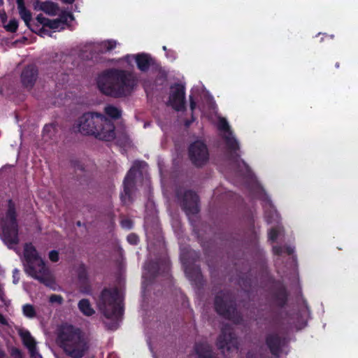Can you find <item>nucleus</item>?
Returning <instances> with one entry per match:
<instances>
[{
  "label": "nucleus",
  "instance_id": "09e8293b",
  "mask_svg": "<svg viewBox=\"0 0 358 358\" xmlns=\"http://www.w3.org/2000/svg\"><path fill=\"white\" fill-rule=\"evenodd\" d=\"M63 3L67 4H71L74 2L75 0H61Z\"/></svg>",
  "mask_w": 358,
  "mask_h": 358
},
{
  "label": "nucleus",
  "instance_id": "0eeeda50",
  "mask_svg": "<svg viewBox=\"0 0 358 358\" xmlns=\"http://www.w3.org/2000/svg\"><path fill=\"white\" fill-rule=\"evenodd\" d=\"M215 310L217 313L235 324H240L243 317L237 311L236 301L229 291H220L215 296Z\"/></svg>",
  "mask_w": 358,
  "mask_h": 358
},
{
  "label": "nucleus",
  "instance_id": "4be33fe9",
  "mask_svg": "<svg viewBox=\"0 0 358 358\" xmlns=\"http://www.w3.org/2000/svg\"><path fill=\"white\" fill-rule=\"evenodd\" d=\"M152 57L146 53H138L135 55V62L138 69L142 72H146L152 64Z\"/></svg>",
  "mask_w": 358,
  "mask_h": 358
},
{
  "label": "nucleus",
  "instance_id": "f704fd0d",
  "mask_svg": "<svg viewBox=\"0 0 358 358\" xmlns=\"http://www.w3.org/2000/svg\"><path fill=\"white\" fill-rule=\"evenodd\" d=\"M36 19L40 24L43 25V27H48V24L50 22V19L44 17L42 14H38Z\"/></svg>",
  "mask_w": 358,
  "mask_h": 358
},
{
  "label": "nucleus",
  "instance_id": "2eb2a0df",
  "mask_svg": "<svg viewBox=\"0 0 358 358\" xmlns=\"http://www.w3.org/2000/svg\"><path fill=\"white\" fill-rule=\"evenodd\" d=\"M285 338L278 333H269L266 335L265 343L271 354L275 357H279L285 345Z\"/></svg>",
  "mask_w": 358,
  "mask_h": 358
},
{
  "label": "nucleus",
  "instance_id": "c9c22d12",
  "mask_svg": "<svg viewBox=\"0 0 358 358\" xmlns=\"http://www.w3.org/2000/svg\"><path fill=\"white\" fill-rule=\"evenodd\" d=\"M36 29H33V28H30V29L37 34L38 35L41 36H43L44 35H47L49 34V31L48 30L45 29V27H39L38 25H36Z\"/></svg>",
  "mask_w": 358,
  "mask_h": 358
},
{
  "label": "nucleus",
  "instance_id": "4468645a",
  "mask_svg": "<svg viewBox=\"0 0 358 358\" xmlns=\"http://www.w3.org/2000/svg\"><path fill=\"white\" fill-rule=\"evenodd\" d=\"M38 76V69L35 64H28L24 67L20 75L22 86L30 90L34 86Z\"/></svg>",
  "mask_w": 358,
  "mask_h": 358
},
{
  "label": "nucleus",
  "instance_id": "ea45409f",
  "mask_svg": "<svg viewBox=\"0 0 358 358\" xmlns=\"http://www.w3.org/2000/svg\"><path fill=\"white\" fill-rule=\"evenodd\" d=\"M121 225L123 228L130 229L133 227V222L129 219H124L121 221Z\"/></svg>",
  "mask_w": 358,
  "mask_h": 358
},
{
  "label": "nucleus",
  "instance_id": "39448f33",
  "mask_svg": "<svg viewBox=\"0 0 358 358\" xmlns=\"http://www.w3.org/2000/svg\"><path fill=\"white\" fill-rule=\"evenodd\" d=\"M1 238L3 243L11 249L17 245L19 239V226L17 220L15 204L12 199L8 201V209L5 217L1 222Z\"/></svg>",
  "mask_w": 358,
  "mask_h": 358
},
{
  "label": "nucleus",
  "instance_id": "a19ab883",
  "mask_svg": "<svg viewBox=\"0 0 358 358\" xmlns=\"http://www.w3.org/2000/svg\"><path fill=\"white\" fill-rule=\"evenodd\" d=\"M54 129H55V127L53 124H45L43 129V134L44 136H45L46 134H48L49 133H50L52 131V130H54Z\"/></svg>",
  "mask_w": 358,
  "mask_h": 358
},
{
  "label": "nucleus",
  "instance_id": "79ce46f5",
  "mask_svg": "<svg viewBox=\"0 0 358 358\" xmlns=\"http://www.w3.org/2000/svg\"><path fill=\"white\" fill-rule=\"evenodd\" d=\"M11 355L15 358H22V352L18 348H13Z\"/></svg>",
  "mask_w": 358,
  "mask_h": 358
},
{
  "label": "nucleus",
  "instance_id": "bb28decb",
  "mask_svg": "<svg viewBox=\"0 0 358 358\" xmlns=\"http://www.w3.org/2000/svg\"><path fill=\"white\" fill-rule=\"evenodd\" d=\"M105 113L113 120H117L120 118L122 115V111L120 109L113 105H108L104 108Z\"/></svg>",
  "mask_w": 358,
  "mask_h": 358
},
{
  "label": "nucleus",
  "instance_id": "8fccbe9b",
  "mask_svg": "<svg viewBox=\"0 0 358 358\" xmlns=\"http://www.w3.org/2000/svg\"><path fill=\"white\" fill-rule=\"evenodd\" d=\"M266 220L268 223H271L273 222V220L271 217H269L268 215H266Z\"/></svg>",
  "mask_w": 358,
  "mask_h": 358
},
{
  "label": "nucleus",
  "instance_id": "a211bd4d",
  "mask_svg": "<svg viewBox=\"0 0 358 358\" xmlns=\"http://www.w3.org/2000/svg\"><path fill=\"white\" fill-rule=\"evenodd\" d=\"M194 351L199 358H218L212 346L206 341L196 342L194 344Z\"/></svg>",
  "mask_w": 358,
  "mask_h": 358
},
{
  "label": "nucleus",
  "instance_id": "9b49d317",
  "mask_svg": "<svg viewBox=\"0 0 358 358\" xmlns=\"http://www.w3.org/2000/svg\"><path fill=\"white\" fill-rule=\"evenodd\" d=\"M171 90L169 105L176 111H185L186 110L185 86L181 83H174L171 86Z\"/></svg>",
  "mask_w": 358,
  "mask_h": 358
},
{
  "label": "nucleus",
  "instance_id": "9d476101",
  "mask_svg": "<svg viewBox=\"0 0 358 358\" xmlns=\"http://www.w3.org/2000/svg\"><path fill=\"white\" fill-rule=\"evenodd\" d=\"M176 196L182 210L187 216L199 213V196L194 191L188 189L183 194L178 192Z\"/></svg>",
  "mask_w": 358,
  "mask_h": 358
},
{
  "label": "nucleus",
  "instance_id": "72a5a7b5",
  "mask_svg": "<svg viewBox=\"0 0 358 358\" xmlns=\"http://www.w3.org/2000/svg\"><path fill=\"white\" fill-rule=\"evenodd\" d=\"M127 240L132 245H136L139 243V237L134 233L129 234L127 237Z\"/></svg>",
  "mask_w": 358,
  "mask_h": 358
},
{
  "label": "nucleus",
  "instance_id": "6e6552de",
  "mask_svg": "<svg viewBox=\"0 0 358 358\" xmlns=\"http://www.w3.org/2000/svg\"><path fill=\"white\" fill-rule=\"evenodd\" d=\"M215 344L217 348L223 354L238 350V343L237 337L230 324H225L222 326Z\"/></svg>",
  "mask_w": 358,
  "mask_h": 358
},
{
  "label": "nucleus",
  "instance_id": "603ef678",
  "mask_svg": "<svg viewBox=\"0 0 358 358\" xmlns=\"http://www.w3.org/2000/svg\"><path fill=\"white\" fill-rule=\"evenodd\" d=\"M335 66H336V68L338 69V68L340 67V64H339V62H336V63L335 64Z\"/></svg>",
  "mask_w": 358,
  "mask_h": 358
},
{
  "label": "nucleus",
  "instance_id": "5fc2aeb1",
  "mask_svg": "<svg viewBox=\"0 0 358 358\" xmlns=\"http://www.w3.org/2000/svg\"><path fill=\"white\" fill-rule=\"evenodd\" d=\"M247 358H250V352H248L247 355Z\"/></svg>",
  "mask_w": 358,
  "mask_h": 358
},
{
  "label": "nucleus",
  "instance_id": "412c9836",
  "mask_svg": "<svg viewBox=\"0 0 358 358\" xmlns=\"http://www.w3.org/2000/svg\"><path fill=\"white\" fill-rule=\"evenodd\" d=\"M19 336L22 338V343L26 346L31 356H34L36 352V342L28 330L20 329Z\"/></svg>",
  "mask_w": 358,
  "mask_h": 358
},
{
  "label": "nucleus",
  "instance_id": "cd10ccee",
  "mask_svg": "<svg viewBox=\"0 0 358 358\" xmlns=\"http://www.w3.org/2000/svg\"><path fill=\"white\" fill-rule=\"evenodd\" d=\"M99 45L101 48V51L102 52H106L115 49L117 45V42L114 40H107L102 41Z\"/></svg>",
  "mask_w": 358,
  "mask_h": 358
},
{
  "label": "nucleus",
  "instance_id": "dca6fc26",
  "mask_svg": "<svg viewBox=\"0 0 358 358\" xmlns=\"http://www.w3.org/2000/svg\"><path fill=\"white\" fill-rule=\"evenodd\" d=\"M218 129L221 131H227L229 135L224 136L226 145L228 150L231 152H236L239 150V144L237 140L232 136V131L230 130V127L228 122L224 119L222 118L219 121Z\"/></svg>",
  "mask_w": 358,
  "mask_h": 358
},
{
  "label": "nucleus",
  "instance_id": "423d86ee",
  "mask_svg": "<svg viewBox=\"0 0 358 358\" xmlns=\"http://www.w3.org/2000/svg\"><path fill=\"white\" fill-rule=\"evenodd\" d=\"M98 306L103 315L108 318L118 319L124 313V307L120 300L117 288H103L101 291Z\"/></svg>",
  "mask_w": 358,
  "mask_h": 358
},
{
  "label": "nucleus",
  "instance_id": "6e6d98bb",
  "mask_svg": "<svg viewBox=\"0 0 358 358\" xmlns=\"http://www.w3.org/2000/svg\"><path fill=\"white\" fill-rule=\"evenodd\" d=\"M80 224H80V221H78V222H77V225H78V226H80Z\"/></svg>",
  "mask_w": 358,
  "mask_h": 358
},
{
  "label": "nucleus",
  "instance_id": "e433bc0d",
  "mask_svg": "<svg viewBox=\"0 0 358 358\" xmlns=\"http://www.w3.org/2000/svg\"><path fill=\"white\" fill-rule=\"evenodd\" d=\"M268 239L272 242H275L278 236V231L276 228H271L268 234Z\"/></svg>",
  "mask_w": 358,
  "mask_h": 358
},
{
  "label": "nucleus",
  "instance_id": "f03ea898",
  "mask_svg": "<svg viewBox=\"0 0 358 358\" xmlns=\"http://www.w3.org/2000/svg\"><path fill=\"white\" fill-rule=\"evenodd\" d=\"M78 127L83 135L93 136L103 141H112L116 136L113 122L104 115L96 112L85 113L80 117Z\"/></svg>",
  "mask_w": 358,
  "mask_h": 358
},
{
  "label": "nucleus",
  "instance_id": "f3484780",
  "mask_svg": "<svg viewBox=\"0 0 358 358\" xmlns=\"http://www.w3.org/2000/svg\"><path fill=\"white\" fill-rule=\"evenodd\" d=\"M161 267H163L164 272L168 271L169 269V262L166 260L163 262L150 260L144 266V268L147 271L146 275L150 280L155 279L158 275Z\"/></svg>",
  "mask_w": 358,
  "mask_h": 358
},
{
  "label": "nucleus",
  "instance_id": "393cba45",
  "mask_svg": "<svg viewBox=\"0 0 358 358\" xmlns=\"http://www.w3.org/2000/svg\"><path fill=\"white\" fill-rule=\"evenodd\" d=\"M78 308L85 315L91 316L94 313V310L91 306L90 302L87 299H83L78 302Z\"/></svg>",
  "mask_w": 358,
  "mask_h": 358
},
{
  "label": "nucleus",
  "instance_id": "3c124183",
  "mask_svg": "<svg viewBox=\"0 0 358 358\" xmlns=\"http://www.w3.org/2000/svg\"><path fill=\"white\" fill-rule=\"evenodd\" d=\"M5 356V353L3 351L0 350V358H3Z\"/></svg>",
  "mask_w": 358,
  "mask_h": 358
},
{
  "label": "nucleus",
  "instance_id": "13d9d810",
  "mask_svg": "<svg viewBox=\"0 0 358 358\" xmlns=\"http://www.w3.org/2000/svg\"><path fill=\"white\" fill-rule=\"evenodd\" d=\"M19 0H16V2H18ZM22 1H24V0H21Z\"/></svg>",
  "mask_w": 358,
  "mask_h": 358
},
{
  "label": "nucleus",
  "instance_id": "de8ad7c7",
  "mask_svg": "<svg viewBox=\"0 0 358 358\" xmlns=\"http://www.w3.org/2000/svg\"><path fill=\"white\" fill-rule=\"evenodd\" d=\"M194 117L193 114H192V120H187L185 122V126L189 127L192 124V122H194Z\"/></svg>",
  "mask_w": 358,
  "mask_h": 358
},
{
  "label": "nucleus",
  "instance_id": "f257e3e1",
  "mask_svg": "<svg viewBox=\"0 0 358 358\" xmlns=\"http://www.w3.org/2000/svg\"><path fill=\"white\" fill-rule=\"evenodd\" d=\"M96 83L103 94L118 99L127 97L132 93L137 84V79L130 71L110 69L98 76Z\"/></svg>",
  "mask_w": 358,
  "mask_h": 358
},
{
  "label": "nucleus",
  "instance_id": "c03bdc74",
  "mask_svg": "<svg viewBox=\"0 0 358 358\" xmlns=\"http://www.w3.org/2000/svg\"><path fill=\"white\" fill-rule=\"evenodd\" d=\"M196 106V101H194L192 96H189V106L190 109L192 110V113H193L194 110L195 109Z\"/></svg>",
  "mask_w": 358,
  "mask_h": 358
},
{
  "label": "nucleus",
  "instance_id": "c756f323",
  "mask_svg": "<svg viewBox=\"0 0 358 358\" xmlns=\"http://www.w3.org/2000/svg\"><path fill=\"white\" fill-rule=\"evenodd\" d=\"M4 28L8 32L15 33L18 28V21L15 18L11 19L7 24L4 25Z\"/></svg>",
  "mask_w": 358,
  "mask_h": 358
},
{
  "label": "nucleus",
  "instance_id": "1a4fd4ad",
  "mask_svg": "<svg viewBox=\"0 0 358 358\" xmlns=\"http://www.w3.org/2000/svg\"><path fill=\"white\" fill-rule=\"evenodd\" d=\"M188 156L194 166L201 168L209 161L210 153L208 146L203 141L196 140L189 145Z\"/></svg>",
  "mask_w": 358,
  "mask_h": 358
},
{
  "label": "nucleus",
  "instance_id": "864d4df0",
  "mask_svg": "<svg viewBox=\"0 0 358 358\" xmlns=\"http://www.w3.org/2000/svg\"><path fill=\"white\" fill-rule=\"evenodd\" d=\"M162 49H163L165 52H167V51H168V49H167L166 46H163V47H162Z\"/></svg>",
  "mask_w": 358,
  "mask_h": 358
},
{
  "label": "nucleus",
  "instance_id": "20e7f679",
  "mask_svg": "<svg viewBox=\"0 0 358 358\" xmlns=\"http://www.w3.org/2000/svg\"><path fill=\"white\" fill-rule=\"evenodd\" d=\"M58 340L64 352L72 358H82L90 348L89 342L81 330L73 325L62 327Z\"/></svg>",
  "mask_w": 358,
  "mask_h": 358
},
{
  "label": "nucleus",
  "instance_id": "7c9ffc66",
  "mask_svg": "<svg viewBox=\"0 0 358 358\" xmlns=\"http://www.w3.org/2000/svg\"><path fill=\"white\" fill-rule=\"evenodd\" d=\"M57 20H59V24L65 27V26L68 24L69 20H73V15L71 13H63L59 15V17L57 18Z\"/></svg>",
  "mask_w": 358,
  "mask_h": 358
},
{
  "label": "nucleus",
  "instance_id": "4d7b16f0",
  "mask_svg": "<svg viewBox=\"0 0 358 358\" xmlns=\"http://www.w3.org/2000/svg\"><path fill=\"white\" fill-rule=\"evenodd\" d=\"M274 214H275V215L276 217H278L277 212H275H275H274Z\"/></svg>",
  "mask_w": 358,
  "mask_h": 358
},
{
  "label": "nucleus",
  "instance_id": "49530a36",
  "mask_svg": "<svg viewBox=\"0 0 358 358\" xmlns=\"http://www.w3.org/2000/svg\"><path fill=\"white\" fill-rule=\"evenodd\" d=\"M0 324L3 325H8L7 320L1 313H0Z\"/></svg>",
  "mask_w": 358,
  "mask_h": 358
},
{
  "label": "nucleus",
  "instance_id": "6ab92c4d",
  "mask_svg": "<svg viewBox=\"0 0 358 358\" xmlns=\"http://www.w3.org/2000/svg\"><path fill=\"white\" fill-rule=\"evenodd\" d=\"M185 273L187 278L192 284L195 285H200L202 284L203 275L199 266H196L194 265H186L185 268Z\"/></svg>",
  "mask_w": 358,
  "mask_h": 358
},
{
  "label": "nucleus",
  "instance_id": "c85d7f7f",
  "mask_svg": "<svg viewBox=\"0 0 358 358\" xmlns=\"http://www.w3.org/2000/svg\"><path fill=\"white\" fill-rule=\"evenodd\" d=\"M22 312L24 315L29 318H33L36 315L34 307L32 305L28 303L23 306Z\"/></svg>",
  "mask_w": 358,
  "mask_h": 358
},
{
  "label": "nucleus",
  "instance_id": "7ed1b4c3",
  "mask_svg": "<svg viewBox=\"0 0 358 358\" xmlns=\"http://www.w3.org/2000/svg\"><path fill=\"white\" fill-rule=\"evenodd\" d=\"M23 265L28 275L54 289L56 284L55 278L31 243H25L24 246Z\"/></svg>",
  "mask_w": 358,
  "mask_h": 358
},
{
  "label": "nucleus",
  "instance_id": "473e14b6",
  "mask_svg": "<svg viewBox=\"0 0 358 358\" xmlns=\"http://www.w3.org/2000/svg\"><path fill=\"white\" fill-rule=\"evenodd\" d=\"M48 27L51 29H59V30H63L64 29V27L62 26L61 24H59V20L57 19L50 20V22L48 24Z\"/></svg>",
  "mask_w": 358,
  "mask_h": 358
},
{
  "label": "nucleus",
  "instance_id": "58836bf2",
  "mask_svg": "<svg viewBox=\"0 0 358 358\" xmlns=\"http://www.w3.org/2000/svg\"><path fill=\"white\" fill-rule=\"evenodd\" d=\"M49 259L52 262H57L59 259V252L55 250L50 251L48 254Z\"/></svg>",
  "mask_w": 358,
  "mask_h": 358
},
{
  "label": "nucleus",
  "instance_id": "f8f14e48",
  "mask_svg": "<svg viewBox=\"0 0 358 358\" xmlns=\"http://www.w3.org/2000/svg\"><path fill=\"white\" fill-rule=\"evenodd\" d=\"M272 302L279 308H283L288 301L289 293L285 285L279 280L275 281L270 289Z\"/></svg>",
  "mask_w": 358,
  "mask_h": 358
},
{
  "label": "nucleus",
  "instance_id": "ddd939ff",
  "mask_svg": "<svg viewBox=\"0 0 358 358\" xmlns=\"http://www.w3.org/2000/svg\"><path fill=\"white\" fill-rule=\"evenodd\" d=\"M136 170L133 166L127 172L123 181V192L120 194V200L123 205L131 201V194L136 185Z\"/></svg>",
  "mask_w": 358,
  "mask_h": 358
},
{
  "label": "nucleus",
  "instance_id": "37998d69",
  "mask_svg": "<svg viewBox=\"0 0 358 358\" xmlns=\"http://www.w3.org/2000/svg\"><path fill=\"white\" fill-rule=\"evenodd\" d=\"M273 251L275 255H281L284 252V248L280 246H274Z\"/></svg>",
  "mask_w": 358,
  "mask_h": 358
},
{
  "label": "nucleus",
  "instance_id": "b1692460",
  "mask_svg": "<svg viewBox=\"0 0 358 358\" xmlns=\"http://www.w3.org/2000/svg\"><path fill=\"white\" fill-rule=\"evenodd\" d=\"M39 8L46 14L55 15L59 7L56 3L48 1L41 2Z\"/></svg>",
  "mask_w": 358,
  "mask_h": 358
},
{
  "label": "nucleus",
  "instance_id": "aec40b11",
  "mask_svg": "<svg viewBox=\"0 0 358 358\" xmlns=\"http://www.w3.org/2000/svg\"><path fill=\"white\" fill-rule=\"evenodd\" d=\"M77 275L80 287L84 289L85 292H88L90 289V285L87 268L85 264H79L77 268Z\"/></svg>",
  "mask_w": 358,
  "mask_h": 358
},
{
  "label": "nucleus",
  "instance_id": "a18cd8bd",
  "mask_svg": "<svg viewBox=\"0 0 358 358\" xmlns=\"http://www.w3.org/2000/svg\"><path fill=\"white\" fill-rule=\"evenodd\" d=\"M284 252H286L288 255H291L294 252V248L290 246H287L284 248Z\"/></svg>",
  "mask_w": 358,
  "mask_h": 358
},
{
  "label": "nucleus",
  "instance_id": "a878e982",
  "mask_svg": "<svg viewBox=\"0 0 358 358\" xmlns=\"http://www.w3.org/2000/svg\"><path fill=\"white\" fill-rule=\"evenodd\" d=\"M252 279L249 273H245L240 276L238 279L239 286L245 291L249 292L252 285Z\"/></svg>",
  "mask_w": 358,
  "mask_h": 358
},
{
  "label": "nucleus",
  "instance_id": "5701e85b",
  "mask_svg": "<svg viewBox=\"0 0 358 358\" xmlns=\"http://www.w3.org/2000/svg\"><path fill=\"white\" fill-rule=\"evenodd\" d=\"M16 3L20 17L24 20L25 24L30 29V22L32 17L31 13L28 9H27L24 1L19 0L18 2Z\"/></svg>",
  "mask_w": 358,
  "mask_h": 358
},
{
  "label": "nucleus",
  "instance_id": "4c0bfd02",
  "mask_svg": "<svg viewBox=\"0 0 358 358\" xmlns=\"http://www.w3.org/2000/svg\"><path fill=\"white\" fill-rule=\"evenodd\" d=\"M49 301L52 303H57L58 304H62L64 301V299L61 295L52 294L49 298Z\"/></svg>",
  "mask_w": 358,
  "mask_h": 358
},
{
  "label": "nucleus",
  "instance_id": "2f4dec72",
  "mask_svg": "<svg viewBox=\"0 0 358 358\" xmlns=\"http://www.w3.org/2000/svg\"><path fill=\"white\" fill-rule=\"evenodd\" d=\"M71 166L76 171H80L83 175L85 173L83 164L77 159H73L71 160Z\"/></svg>",
  "mask_w": 358,
  "mask_h": 358
}]
</instances>
